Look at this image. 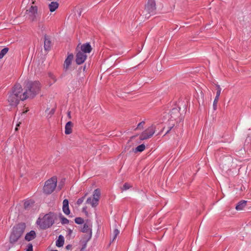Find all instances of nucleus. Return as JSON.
I'll return each mask as SVG.
<instances>
[{
  "label": "nucleus",
  "instance_id": "29",
  "mask_svg": "<svg viewBox=\"0 0 251 251\" xmlns=\"http://www.w3.org/2000/svg\"><path fill=\"white\" fill-rule=\"evenodd\" d=\"M219 98H216V97L215 98V99H214V100L213 102V109L214 110H215L217 109V103H218V102L219 100Z\"/></svg>",
  "mask_w": 251,
  "mask_h": 251
},
{
  "label": "nucleus",
  "instance_id": "18",
  "mask_svg": "<svg viewBox=\"0 0 251 251\" xmlns=\"http://www.w3.org/2000/svg\"><path fill=\"white\" fill-rule=\"evenodd\" d=\"M73 124L72 122L69 121L67 123L65 127V133L66 134H70L72 132V127Z\"/></svg>",
  "mask_w": 251,
  "mask_h": 251
},
{
  "label": "nucleus",
  "instance_id": "16",
  "mask_svg": "<svg viewBox=\"0 0 251 251\" xmlns=\"http://www.w3.org/2000/svg\"><path fill=\"white\" fill-rule=\"evenodd\" d=\"M36 237V234L34 230H31L26 234L25 239L27 241H30L33 240Z\"/></svg>",
  "mask_w": 251,
  "mask_h": 251
},
{
  "label": "nucleus",
  "instance_id": "22",
  "mask_svg": "<svg viewBox=\"0 0 251 251\" xmlns=\"http://www.w3.org/2000/svg\"><path fill=\"white\" fill-rule=\"evenodd\" d=\"M34 204V201L31 200L26 201L24 203V207L25 209H28L31 207Z\"/></svg>",
  "mask_w": 251,
  "mask_h": 251
},
{
  "label": "nucleus",
  "instance_id": "41",
  "mask_svg": "<svg viewBox=\"0 0 251 251\" xmlns=\"http://www.w3.org/2000/svg\"><path fill=\"white\" fill-rule=\"evenodd\" d=\"M20 124H21V123H20V122H19L18 124H17L16 125V126H17V127L19 126H20Z\"/></svg>",
  "mask_w": 251,
  "mask_h": 251
},
{
  "label": "nucleus",
  "instance_id": "37",
  "mask_svg": "<svg viewBox=\"0 0 251 251\" xmlns=\"http://www.w3.org/2000/svg\"><path fill=\"white\" fill-rule=\"evenodd\" d=\"M72 248V246L71 245H68L66 247V249L67 250H71Z\"/></svg>",
  "mask_w": 251,
  "mask_h": 251
},
{
  "label": "nucleus",
  "instance_id": "35",
  "mask_svg": "<svg viewBox=\"0 0 251 251\" xmlns=\"http://www.w3.org/2000/svg\"><path fill=\"white\" fill-rule=\"evenodd\" d=\"M221 91H220V90H217V91L216 92V96L215 97L219 98V97L221 94Z\"/></svg>",
  "mask_w": 251,
  "mask_h": 251
},
{
  "label": "nucleus",
  "instance_id": "40",
  "mask_svg": "<svg viewBox=\"0 0 251 251\" xmlns=\"http://www.w3.org/2000/svg\"><path fill=\"white\" fill-rule=\"evenodd\" d=\"M216 87H217V90H220V91H221L222 89H221L220 85H217Z\"/></svg>",
  "mask_w": 251,
  "mask_h": 251
},
{
  "label": "nucleus",
  "instance_id": "17",
  "mask_svg": "<svg viewBox=\"0 0 251 251\" xmlns=\"http://www.w3.org/2000/svg\"><path fill=\"white\" fill-rule=\"evenodd\" d=\"M63 211L66 215H69L70 211L69 208V201L67 199H65L63 201Z\"/></svg>",
  "mask_w": 251,
  "mask_h": 251
},
{
  "label": "nucleus",
  "instance_id": "14",
  "mask_svg": "<svg viewBox=\"0 0 251 251\" xmlns=\"http://www.w3.org/2000/svg\"><path fill=\"white\" fill-rule=\"evenodd\" d=\"M91 226L92 224L90 221H87L81 229V231L83 232H90L89 239L91 238L92 235Z\"/></svg>",
  "mask_w": 251,
  "mask_h": 251
},
{
  "label": "nucleus",
  "instance_id": "20",
  "mask_svg": "<svg viewBox=\"0 0 251 251\" xmlns=\"http://www.w3.org/2000/svg\"><path fill=\"white\" fill-rule=\"evenodd\" d=\"M64 243V237L60 235L58 236L57 240L56 241V246L58 247H61L63 246Z\"/></svg>",
  "mask_w": 251,
  "mask_h": 251
},
{
  "label": "nucleus",
  "instance_id": "13",
  "mask_svg": "<svg viewBox=\"0 0 251 251\" xmlns=\"http://www.w3.org/2000/svg\"><path fill=\"white\" fill-rule=\"evenodd\" d=\"M51 42L50 38L47 35H44V50L46 51H49L51 47Z\"/></svg>",
  "mask_w": 251,
  "mask_h": 251
},
{
  "label": "nucleus",
  "instance_id": "5",
  "mask_svg": "<svg viewBox=\"0 0 251 251\" xmlns=\"http://www.w3.org/2000/svg\"><path fill=\"white\" fill-rule=\"evenodd\" d=\"M57 178L52 177L45 182L43 190L47 194H50L53 192L56 187Z\"/></svg>",
  "mask_w": 251,
  "mask_h": 251
},
{
  "label": "nucleus",
  "instance_id": "26",
  "mask_svg": "<svg viewBox=\"0 0 251 251\" xmlns=\"http://www.w3.org/2000/svg\"><path fill=\"white\" fill-rule=\"evenodd\" d=\"M55 112V109L52 108L50 110H49V109H47L46 110V113L48 114L47 117H49L50 118L54 113Z\"/></svg>",
  "mask_w": 251,
  "mask_h": 251
},
{
  "label": "nucleus",
  "instance_id": "6",
  "mask_svg": "<svg viewBox=\"0 0 251 251\" xmlns=\"http://www.w3.org/2000/svg\"><path fill=\"white\" fill-rule=\"evenodd\" d=\"M100 197V191L99 189H97L93 192V198H88L86 202L90 204L93 207H95L98 205Z\"/></svg>",
  "mask_w": 251,
  "mask_h": 251
},
{
  "label": "nucleus",
  "instance_id": "24",
  "mask_svg": "<svg viewBox=\"0 0 251 251\" xmlns=\"http://www.w3.org/2000/svg\"><path fill=\"white\" fill-rule=\"evenodd\" d=\"M145 149V146L144 144H141L136 148L135 152H142Z\"/></svg>",
  "mask_w": 251,
  "mask_h": 251
},
{
  "label": "nucleus",
  "instance_id": "42",
  "mask_svg": "<svg viewBox=\"0 0 251 251\" xmlns=\"http://www.w3.org/2000/svg\"><path fill=\"white\" fill-rule=\"evenodd\" d=\"M15 131H18V127H17V126H16V128H15Z\"/></svg>",
  "mask_w": 251,
  "mask_h": 251
},
{
  "label": "nucleus",
  "instance_id": "11",
  "mask_svg": "<svg viewBox=\"0 0 251 251\" xmlns=\"http://www.w3.org/2000/svg\"><path fill=\"white\" fill-rule=\"evenodd\" d=\"M92 48L89 43H85L82 45L78 44L76 48V50L82 51L85 53H90L92 51Z\"/></svg>",
  "mask_w": 251,
  "mask_h": 251
},
{
  "label": "nucleus",
  "instance_id": "31",
  "mask_svg": "<svg viewBox=\"0 0 251 251\" xmlns=\"http://www.w3.org/2000/svg\"><path fill=\"white\" fill-rule=\"evenodd\" d=\"M61 223L62 224H67L69 223V220L67 218H66L64 217H61Z\"/></svg>",
  "mask_w": 251,
  "mask_h": 251
},
{
  "label": "nucleus",
  "instance_id": "12",
  "mask_svg": "<svg viewBox=\"0 0 251 251\" xmlns=\"http://www.w3.org/2000/svg\"><path fill=\"white\" fill-rule=\"evenodd\" d=\"M180 107H175L173 108L170 112V119L171 120H176L180 117V114L179 113Z\"/></svg>",
  "mask_w": 251,
  "mask_h": 251
},
{
  "label": "nucleus",
  "instance_id": "32",
  "mask_svg": "<svg viewBox=\"0 0 251 251\" xmlns=\"http://www.w3.org/2000/svg\"><path fill=\"white\" fill-rule=\"evenodd\" d=\"M119 234V231L117 229H115L114 230V237L113 238V241H114L117 237V235Z\"/></svg>",
  "mask_w": 251,
  "mask_h": 251
},
{
  "label": "nucleus",
  "instance_id": "43",
  "mask_svg": "<svg viewBox=\"0 0 251 251\" xmlns=\"http://www.w3.org/2000/svg\"><path fill=\"white\" fill-rule=\"evenodd\" d=\"M32 4H34V2H35V0H32Z\"/></svg>",
  "mask_w": 251,
  "mask_h": 251
},
{
  "label": "nucleus",
  "instance_id": "44",
  "mask_svg": "<svg viewBox=\"0 0 251 251\" xmlns=\"http://www.w3.org/2000/svg\"><path fill=\"white\" fill-rule=\"evenodd\" d=\"M184 109H185L186 108V106L185 104H184Z\"/></svg>",
  "mask_w": 251,
  "mask_h": 251
},
{
  "label": "nucleus",
  "instance_id": "21",
  "mask_svg": "<svg viewBox=\"0 0 251 251\" xmlns=\"http://www.w3.org/2000/svg\"><path fill=\"white\" fill-rule=\"evenodd\" d=\"M58 3L56 1H52L49 5V9L50 11L53 12L58 7Z\"/></svg>",
  "mask_w": 251,
  "mask_h": 251
},
{
  "label": "nucleus",
  "instance_id": "8",
  "mask_svg": "<svg viewBox=\"0 0 251 251\" xmlns=\"http://www.w3.org/2000/svg\"><path fill=\"white\" fill-rule=\"evenodd\" d=\"M26 14L28 15V18L30 21L33 22L37 20L39 17L37 6H31L28 9L26 10Z\"/></svg>",
  "mask_w": 251,
  "mask_h": 251
},
{
  "label": "nucleus",
  "instance_id": "9",
  "mask_svg": "<svg viewBox=\"0 0 251 251\" xmlns=\"http://www.w3.org/2000/svg\"><path fill=\"white\" fill-rule=\"evenodd\" d=\"M156 9L155 0H148L145 8V11L149 14L148 17H149L150 15H154L155 13Z\"/></svg>",
  "mask_w": 251,
  "mask_h": 251
},
{
  "label": "nucleus",
  "instance_id": "19",
  "mask_svg": "<svg viewBox=\"0 0 251 251\" xmlns=\"http://www.w3.org/2000/svg\"><path fill=\"white\" fill-rule=\"evenodd\" d=\"M247 201L242 200L239 202L236 206L235 209L237 210H242L247 205Z\"/></svg>",
  "mask_w": 251,
  "mask_h": 251
},
{
  "label": "nucleus",
  "instance_id": "28",
  "mask_svg": "<svg viewBox=\"0 0 251 251\" xmlns=\"http://www.w3.org/2000/svg\"><path fill=\"white\" fill-rule=\"evenodd\" d=\"M75 223L77 224H82L84 222V220L80 217H77L75 219Z\"/></svg>",
  "mask_w": 251,
  "mask_h": 251
},
{
  "label": "nucleus",
  "instance_id": "2",
  "mask_svg": "<svg viewBox=\"0 0 251 251\" xmlns=\"http://www.w3.org/2000/svg\"><path fill=\"white\" fill-rule=\"evenodd\" d=\"M23 91L22 87L20 84H16L12 89V91L9 93L7 100L11 106H17L20 100H24L23 99V94H21Z\"/></svg>",
  "mask_w": 251,
  "mask_h": 251
},
{
  "label": "nucleus",
  "instance_id": "38",
  "mask_svg": "<svg viewBox=\"0 0 251 251\" xmlns=\"http://www.w3.org/2000/svg\"><path fill=\"white\" fill-rule=\"evenodd\" d=\"M173 127V126H171L170 127H169V129L167 131V132H166V134L168 133L169 132V131L172 129V128Z\"/></svg>",
  "mask_w": 251,
  "mask_h": 251
},
{
  "label": "nucleus",
  "instance_id": "4",
  "mask_svg": "<svg viewBox=\"0 0 251 251\" xmlns=\"http://www.w3.org/2000/svg\"><path fill=\"white\" fill-rule=\"evenodd\" d=\"M56 218V215L53 212H49L44 216L42 218H39L37 224L41 229H45L50 227L54 223Z\"/></svg>",
  "mask_w": 251,
  "mask_h": 251
},
{
  "label": "nucleus",
  "instance_id": "27",
  "mask_svg": "<svg viewBox=\"0 0 251 251\" xmlns=\"http://www.w3.org/2000/svg\"><path fill=\"white\" fill-rule=\"evenodd\" d=\"M132 186L130 184L128 183H125L121 189L122 191H125L129 189Z\"/></svg>",
  "mask_w": 251,
  "mask_h": 251
},
{
  "label": "nucleus",
  "instance_id": "15",
  "mask_svg": "<svg viewBox=\"0 0 251 251\" xmlns=\"http://www.w3.org/2000/svg\"><path fill=\"white\" fill-rule=\"evenodd\" d=\"M73 58L74 55L72 53L68 55L67 58L65 60L64 65V67L66 70H67L69 68Z\"/></svg>",
  "mask_w": 251,
  "mask_h": 251
},
{
  "label": "nucleus",
  "instance_id": "10",
  "mask_svg": "<svg viewBox=\"0 0 251 251\" xmlns=\"http://www.w3.org/2000/svg\"><path fill=\"white\" fill-rule=\"evenodd\" d=\"M75 62L78 65H80L84 62L87 57V54L78 50H76Z\"/></svg>",
  "mask_w": 251,
  "mask_h": 251
},
{
  "label": "nucleus",
  "instance_id": "1",
  "mask_svg": "<svg viewBox=\"0 0 251 251\" xmlns=\"http://www.w3.org/2000/svg\"><path fill=\"white\" fill-rule=\"evenodd\" d=\"M41 84L39 81H28L25 87V91L23 93V99L33 98L40 90Z\"/></svg>",
  "mask_w": 251,
  "mask_h": 251
},
{
  "label": "nucleus",
  "instance_id": "3",
  "mask_svg": "<svg viewBox=\"0 0 251 251\" xmlns=\"http://www.w3.org/2000/svg\"><path fill=\"white\" fill-rule=\"evenodd\" d=\"M25 225L24 223H20L15 226L12 229L9 237L10 244H15L23 234L25 229Z\"/></svg>",
  "mask_w": 251,
  "mask_h": 251
},
{
  "label": "nucleus",
  "instance_id": "33",
  "mask_svg": "<svg viewBox=\"0 0 251 251\" xmlns=\"http://www.w3.org/2000/svg\"><path fill=\"white\" fill-rule=\"evenodd\" d=\"M26 251H33V246L31 244L29 243L27 245Z\"/></svg>",
  "mask_w": 251,
  "mask_h": 251
},
{
  "label": "nucleus",
  "instance_id": "34",
  "mask_svg": "<svg viewBox=\"0 0 251 251\" xmlns=\"http://www.w3.org/2000/svg\"><path fill=\"white\" fill-rule=\"evenodd\" d=\"M84 198H85V197H83L81 198L78 199V200L77 201V204L78 205H80V204H81L84 201Z\"/></svg>",
  "mask_w": 251,
  "mask_h": 251
},
{
  "label": "nucleus",
  "instance_id": "36",
  "mask_svg": "<svg viewBox=\"0 0 251 251\" xmlns=\"http://www.w3.org/2000/svg\"><path fill=\"white\" fill-rule=\"evenodd\" d=\"M85 69H86V65H85L82 68V67H81L79 69V70H80V71L81 70H82L83 72H84L85 71Z\"/></svg>",
  "mask_w": 251,
  "mask_h": 251
},
{
  "label": "nucleus",
  "instance_id": "25",
  "mask_svg": "<svg viewBox=\"0 0 251 251\" xmlns=\"http://www.w3.org/2000/svg\"><path fill=\"white\" fill-rule=\"evenodd\" d=\"M48 75L50 79V83L51 84L54 83L56 81L55 76L52 73H49Z\"/></svg>",
  "mask_w": 251,
  "mask_h": 251
},
{
  "label": "nucleus",
  "instance_id": "7",
  "mask_svg": "<svg viewBox=\"0 0 251 251\" xmlns=\"http://www.w3.org/2000/svg\"><path fill=\"white\" fill-rule=\"evenodd\" d=\"M155 129L156 126L154 125H152L141 134L140 139L144 140L151 138L155 133Z\"/></svg>",
  "mask_w": 251,
  "mask_h": 251
},
{
  "label": "nucleus",
  "instance_id": "39",
  "mask_svg": "<svg viewBox=\"0 0 251 251\" xmlns=\"http://www.w3.org/2000/svg\"><path fill=\"white\" fill-rule=\"evenodd\" d=\"M67 115H68V117H69V119L71 118V112L70 111H68V112Z\"/></svg>",
  "mask_w": 251,
  "mask_h": 251
},
{
  "label": "nucleus",
  "instance_id": "30",
  "mask_svg": "<svg viewBox=\"0 0 251 251\" xmlns=\"http://www.w3.org/2000/svg\"><path fill=\"white\" fill-rule=\"evenodd\" d=\"M144 125H145L144 121H142V122H140V123L138 124V125H137V127H136V128L135 129L143 128V126H144Z\"/></svg>",
  "mask_w": 251,
  "mask_h": 251
},
{
  "label": "nucleus",
  "instance_id": "23",
  "mask_svg": "<svg viewBox=\"0 0 251 251\" xmlns=\"http://www.w3.org/2000/svg\"><path fill=\"white\" fill-rule=\"evenodd\" d=\"M9 49L7 47L3 48L0 52V59H1L7 53Z\"/></svg>",
  "mask_w": 251,
  "mask_h": 251
}]
</instances>
